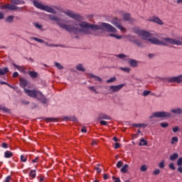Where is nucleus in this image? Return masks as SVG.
<instances>
[{
    "label": "nucleus",
    "instance_id": "nucleus-59",
    "mask_svg": "<svg viewBox=\"0 0 182 182\" xmlns=\"http://www.w3.org/2000/svg\"><path fill=\"white\" fill-rule=\"evenodd\" d=\"M4 18H5V14H4V13L2 12H0V21Z\"/></svg>",
    "mask_w": 182,
    "mask_h": 182
},
{
    "label": "nucleus",
    "instance_id": "nucleus-32",
    "mask_svg": "<svg viewBox=\"0 0 182 182\" xmlns=\"http://www.w3.org/2000/svg\"><path fill=\"white\" fill-rule=\"evenodd\" d=\"M6 22H9V23H11V22H14V16H9L6 18Z\"/></svg>",
    "mask_w": 182,
    "mask_h": 182
},
{
    "label": "nucleus",
    "instance_id": "nucleus-5",
    "mask_svg": "<svg viewBox=\"0 0 182 182\" xmlns=\"http://www.w3.org/2000/svg\"><path fill=\"white\" fill-rule=\"evenodd\" d=\"M153 117H171V113L168 112H156L151 114V115L149 117V119H153Z\"/></svg>",
    "mask_w": 182,
    "mask_h": 182
},
{
    "label": "nucleus",
    "instance_id": "nucleus-10",
    "mask_svg": "<svg viewBox=\"0 0 182 182\" xmlns=\"http://www.w3.org/2000/svg\"><path fill=\"white\" fill-rule=\"evenodd\" d=\"M165 81L168 83H181L182 82V75L177 77H171L165 78Z\"/></svg>",
    "mask_w": 182,
    "mask_h": 182
},
{
    "label": "nucleus",
    "instance_id": "nucleus-20",
    "mask_svg": "<svg viewBox=\"0 0 182 182\" xmlns=\"http://www.w3.org/2000/svg\"><path fill=\"white\" fill-rule=\"evenodd\" d=\"M11 1L14 5H23L25 4V1L21 0H11Z\"/></svg>",
    "mask_w": 182,
    "mask_h": 182
},
{
    "label": "nucleus",
    "instance_id": "nucleus-27",
    "mask_svg": "<svg viewBox=\"0 0 182 182\" xmlns=\"http://www.w3.org/2000/svg\"><path fill=\"white\" fill-rule=\"evenodd\" d=\"M131 42H132V43H134L137 46H143V43H141V42H140L139 40H131Z\"/></svg>",
    "mask_w": 182,
    "mask_h": 182
},
{
    "label": "nucleus",
    "instance_id": "nucleus-12",
    "mask_svg": "<svg viewBox=\"0 0 182 182\" xmlns=\"http://www.w3.org/2000/svg\"><path fill=\"white\" fill-rule=\"evenodd\" d=\"M149 22H154L155 23H157L158 25H164V23L157 16H154L152 18H149L147 19Z\"/></svg>",
    "mask_w": 182,
    "mask_h": 182
},
{
    "label": "nucleus",
    "instance_id": "nucleus-29",
    "mask_svg": "<svg viewBox=\"0 0 182 182\" xmlns=\"http://www.w3.org/2000/svg\"><path fill=\"white\" fill-rule=\"evenodd\" d=\"M176 143H178V137L173 136L171 139V144H176Z\"/></svg>",
    "mask_w": 182,
    "mask_h": 182
},
{
    "label": "nucleus",
    "instance_id": "nucleus-35",
    "mask_svg": "<svg viewBox=\"0 0 182 182\" xmlns=\"http://www.w3.org/2000/svg\"><path fill=\"white\" fill-rule=\"evenodd\" d=\"M117 78L116 77H112L107 80V83H113V82H116Z\"/></svg>",
    "mask_w": 182,
    "mask_h": 182
},
{
    "label": "nucleus",
    "instance_id": "nucleus-23",
    "mask_svg": "<svg viewBox=\"0 0 182 182\" xmlns=\"http://www.w3.org/2000/svg\"><path fill=\"white\" fill-rule=\"evenodd\" d=\"M28 75L31 76V77H32V79H36V77H38V73L35 71H29Z\"/></svg>",
    "mask_w": 182,
    "mask_h": 182
},
{
    "label": "nucleus",
    "instance_id": "nucleus-44",
    "mask_svg": "<svg viewBox=\"0 0 182 182\" xmlns=\"http://www.w3.org/2000/svg\"><path fill=\"white\" fill-rule=\"evenodd\" d=\"M68 119L70 122H77V118H76L75 116L69 117Z\"/></svg>",
    "mask_w": 182,
    "mask_h": 182
},
{
    "label": "nucleus",
    "instance_id": "nucleus-51",
    "mask_svg": "<svg viewBox=\"0 0 182 182\" xmlns=\"http://www.w3.org/2000/svg\"><path fill=\"white\" fill-rule=\"evenodd\" d=\"M169 168H171V170H176V166H174V163H171L168 165Z\"/></svg>",
    "mask_w": 182,
    "mask_h": 182
},
{
    "label": "nucleus",
    "instance_id": "nucleus-43",
    "mask_svg": "<svg viewBox=\"0 0 182 182\" xmlns=\"http://www.w3.org/2000/svg\"><path fill=\"white\" fill-rule=\"evenodd\" d=\"M109 36H111V38H116V39H122V36H117L116 34H109Z\"/></svg>",
    "mask_w": 182,
    "mask_h": 182
},
{
    "label": "nucleus",
    "instance_id": "nucleus-16",
    "mask_svg": "<svg viewBox=\"0 0 182 182\" xmlns=\"http://www.w3.org/2000/svg\"><path fill=\"white\" fill-rule=\"evenodd\" d=\"M45 45H46V46H49L50 48H51L52 46H53L54 48H65V46L62 44H50L48 42H45Z\"/></svg>",
    "mask_w": 182,
    "mask_h": 182
},
{
    "label": "nucleus",
    "instance_id": "nucleus-9",
    "mask_svg": "<svg viewBox=\"0 0 182 182\" xmlns=\"http://www.w3.org/2000/svg\"><path fill=\"white\" fill-rule=\"evenodd\" d=\"M124 86H126V84H121V85H110L109 87L108 90H109L110 95H113V93H117V92L122 90V89H123V87H124Z\"/></svg>",
    "mask_w": 182,
    "mask_h": 182
},
{
    "label": "nucleus",
    "instance_id": "nucleus-45",
    "mask_svg": "<svg viewBox=\"0 0 182 182\" xmlns=\"http://www.w3.org/2000/svg\"><path fill=\"white\" fill-rule=\"evenodd\" d=\"M1 85H6L10 89H14V86L11 85L10 84H8L6 82L1 81Z\"/></svg>",
    "mask_w": 182,
    "mask_h": 182
},
{
    "label": "nucleus",
    "instance_id": "nucleus-24",
    "mask_svg": "<svg viewBox=\"0 0 182 182\" xmlns=\"http://www.w3.org/2000/svg\"><path fill=\"white\" fill-rule=\"evenodd\" d=\"M13 66H14V68H16V69H18V70H19V72H25V68H23V67H22L21 65H18L14 63Z\"/></svg>",
    "mask_w": 182,
    "mask_h": 182
},
{
    "label": "nucleus",
    "instance_id": "nucleus-14",
    "mask_svg": "<svg viewBox=\"0 0 182 182\" xmlns=\"http://www.w3.org/2000/svg\"><path fill=\"white\" fill-rule=\"evenodd\" d=\"M98 120H112V117L106 114L101 113L98 115Z\"/></svg>",
    "mask_w": 182,
    "mask_h": 182
},
{
    "label": "nucleus",
    "instance_id": "nucleus-55",
    "mask_svg": "<svg viewBox=\"0 0 182 182\" xmlns=\"http://www.w3.org/2000/svg\"><path fill=\"white\" fill-rule=\"evenodd\" d=\"M100 124H101V126H107V122H106V121H100Z\"/></svg>",
    "mask_w": 182,
    "mask_h": 182
},
{
    "label": "nucleus",
    "instance_id": "nucleus-47",
    "mask_svg": "<svg viewBox=\"0 0 182 182\" xmlns=\"http://www.w3.org/2000/svg\"><path fill=\"white\" fill-rule=\"evenodd\" d=\"M177 166H178V167L182 166V157H180L178 161H177Z\"/></svg>",
    "mask_w": 182,
    "mask_h": 182
},
{
    "label": "nucleus",
    "instance_id": "nucleus-63",
    "mask_svg": "<svg viewBox=\"0 0 182 182\" xmlns=\"http://www.w3.org/2000/svg\"><path fill=\"white\" fill-rule=\"evenodd\" d=\"M22 103H23V105H29V101L22 100Z\"/></svg>",
    "mask_w": 182,
    "mask_h": 182
},
{
    "label": "nucleus",
    "instance_id": "nucleus-3",
    "mask_svg": "<svg viewBox=\"0 0 182 182\" xmlns=\"http://www.w3.org/2000/svg\"><path fill=\"white\" fill-rule=\"evenodd\" d=\"M148 42H150V43L153 45H160L161 46H168V43H170V45L182 46V41L170 38H164L163 41L159 40V38H151L148 40Z\"/></svg>",
    "mask_w": 182,
    "mask_h": 182
},
{
    "label": "nucleus",
    "instance_id": "nucleus-28",
    "mask_svg": "<svg viewBox=\"0 0 182 182\" xmlns=\"http://www.w3.org/2000/svg\"><path fill=\"white\" fill-rule=\"evenodd\" d=\"M9 70H8V68H4L2 69H0V75H4L6 73H8Z\"/></svg>",
    "mask_w": 182,
    "mask_h": 182
},
{
    "label": "nucleus",
    "instance_id": "nucleus-48",
    "mask_svg": "<svg viewBox=\"0 0 182 182\" xmlns=\"http://www.w3.org/2000/svg\"><path fill=\"white\" fill-rule=\"evenodd\" d=\"M160 124H161V127H163V128L168 127V123L167 122H162Z\"/></svg>",
    "mask_w": 182,
    "mask_h": 182
},
{
    "label": "nucleus",
    "instance_id": "nucleus-11",
    "mask_svg": "<svg viewBox=\"0 0 182 182\" xmlns=\"http://www.w3.org/2000/svg\"><path fill=\"white\" fill-rule=\"evenodd\" d=\"M112 23L114 24L117 29H119V31H122V32H124L126 31V28H124L122 25H120V21H119V18H114L112 21Z\"/></svg>",
    "mask_w": 182,
    "mask_h": 182
},
{
    "label": "nucleus",
    "instance_id": "nucleus-30",
    "mask_svg": "<svg viewBox=\"0 0 182 182\" xmlns=\"http://www.w3.org/2000/svg\"><path fill=\"white\" fill-rule=\"evenodd\" d=\"M88 89L89 90H91V92H95L96 95L99 93V92H97V89L95 86H90L88 87Z\"/></svg>",
    "mask_w": 182,
    "mask_h": 182
},
{
    "label": "nucleus",
    "instance_id": "nucleus-41",
    "mask_svg": "<svg viewBox=\"0 0 182 182\" xmlns=\"http://www.w3.org/2000/svg\"><path fill=\"white\" fill-rule=\"evenodd\" d=\"M33 25L36 29H42L43 26L41 24H39V23H33Z\"/></svg>",
    "mask_w": 182,
    "mask_h": 182
},
{
    "label": "nucleus",
    "instance_id": "nucleus-37",
    "mask_svg": "<svg viewBox=\"0 0 182 182\" xmlns=\"http://www.w3.org/2000/svg\"><path fill=\"white\" fill-rule=\"evenodd\" d=\"M45 120H46V122H56L58 119L55 117H47V118H45Z\"/></svg>",
    "mask_w": 182,
    "mask_h": 182
},
{
    "label": "nucleus",
    "instance_id": "nucleus-26",
    "mask_svg": "<svg viewBox=\"0 0 182 182\" xmlns=\"http://www.w3.org/2000/svg\"><path fill=\"white\" fill-rule=\"evenodd\" d=\"M31 39L36 41V42H38L39 43H45V41L43 39L38 38V37H31Z\"/></svg>",
    "mask_w": 182,
    "mask_h": 182
},
{
    "label": "nucleus",
    "instance_id": "nucleus-25",
    "mask_svg": "<svg viewBox=\"0 0 182 182\" xmlns=\"http://www.w3.org/2000/svg\"><path fill=\"white\" fill-rule=\"evenodd\" d=\"M133 127H139V129L141 127H147L146 124H132Z\"/></svg>",
    "mask_w": 182,
    "mask_h": 182
},
{
    "label": "nucleus",
    "instance_id": "nucleus-34",
    "mask_svg": "<svg viewBox=\"0 0 182 182\" xmlns=\"http://www.w3.org/2000/svg\"><path fill=\"white\" fill-rule=\"evenodd\" d=\"M29 176H30V177L35 178V177H36V170H31Z\"/></svg>",
    "mask_w": 182,
    "mask_h": 182
},
{
    "label": "nucleus",
    "instance_id": "nucleus-58",
    "mask_svg": "<svg viewBox=\"0 0 182 182\" xmlns=\"http://www.w3.org/2000/svg\"><path fill=\"white\" fill-rule=\"evenodd\" d=\"M1 147H3V149H8V144L2 143L1 144Z\"/></svg>",
    "mask_w": 182,
    "mask_h": 182
},
{
    "label": "nucleus",
    "instance_id": "nucleus-8",
    "mask_svg": "<svg viewBox=\"0 0 182 182\" xmlns=\"http://www.w3.org/2000/svg\"><path fill=\"white\" fill-rule=\"evenodd\" d=\"M2 9H9V11H16L18 10V12H22L23 11V8L18 7L14 4H4L1 6Z\"/></svg>",
    "mask_w": 182,
    "mask_h": 182
},
{
    "label": "nucleus",
    "instance_id": "nucleus-2",
    "mask_svg": "<svg viewBox=\"0 0 182 182\" xmlns=\"http://www.w3.org/2000/svg\"><path fill=\"white\" fill-rule=\"evenodd\" d=\"M20 86L24 89V92L28 96L30 97H34L35 99H37L38 100H41V103L43 105H46L48 103V99L42 92H41L38 90H28L26 89V86H28V80L21 78L20 79Z\"/></svg>",
    "mask_w": 182,
    "mask_h": 182
},
{
    "label": "nucleus",
    "instance_id": "nucleus-62",
    "mask_svg": "<svg viewBox=\"0 0 182 182\" xmlns=\"http://www.w3.org/2000/svg\"><path fill=\"white\" fill-rule=\"evenodd\" d=\"M103 178H104V180H107V178H109L107 173H104Z\"/></svg>",
    "mask_w": 182,
    "mask_h": 182
},
{
    "label": "nucleus",
    "instance_id": "nucleus-18",
    "mask_svg": "<svg viewBox=\"0 0 182 182\" xmlns=\"http://www.w3.org/2000/svg\"><path fill=\"white\" fill-rule=\"evenodd\" d=\"M129 171V164H124L123 167L121 168V173L126 174Z\"/></svg>",
    "mask_w": 182,
    "mask_h": 182
},
{
    "label": "nucleus",
    "instance_id": "nucleus-15",
    "mask_svg": "<svg viewBox=\"0 0 182 182\" xmlns=\"http://www.w3.org/2000/svg\"><path fill=\"white\" fill-rule=\"evenodd\" d=\"M171 112L173 113V114H178V115H180L182 114V109L180 108V107H178V108H175V109H172L171 110Z\"/></svg>",
    "mask_w": 182,
    "mask_h": 182
},
{
    "label": "nucleus",
    "instance_id": "nucleus-56",
    "mask_svg": "<svg viewBox=\"0 0 182 182\" xmlns=\"http://www.w3.org/2000/svg\"><path fill=\"white\" fill-rule=\"evenodd\" d=\"M1 110H3V112H6V113H9V112H11V110L6 107H2Z\"/></svg>",
    "mask_w": 182,
    "mask_h": 182
},
{
    "label": "nucleus",
    "instance_id": "nucleus-21",
    "mask_svg": "<svg viewBox=\"0 0 182 182\" xmlns=\"http://www.w3.org/2000/svg\"><path fill=\"white\" fill-rule=\"evenodd\" d=\"M13 156H14V154L10 151H6L4 152V157L6 159H11V157H12Z\"/></svg>",
    "mask_w": 182,
    "mask_h": 182
},
{
    "label": "nucleus",
    "instance_id": "nucleus-31",
    "mask_svg": "<svg viewBox=\"0 0 182 182\" xmlns=\"http://www.w3.org/2000/svg\"><path fill=\"white\" fill-rule=\"evenodd\" d=\"M54 64L56 68L59 69V70H62V69H63V65H62L60 63L55 62Z\"/></svg>",
    "mask_w": 182,
    "mask_h": 182
},
{
    "label": "nucleus",
    "instance_id": "nucleus-61",
    "mask_svg": "<svg viewBox=\"0 0 182 182\" xmlns=\"http://www.w3.org/2000/svg\"><path fill=\"white\" fill-rule=\"evenodd\" d=\"M39 161V157H36L35 159L32 160V163H38Z\"/></svg>",
    "mask_w": 182,
    "mask_h": 182
},
{
    "label": "nucleus",
    "instance_id": "nucleus-13",
    "mask_svg": "<svg viewBox=\"0 0 182 182\" xmlns=\"http://www.w3.org/2000/svg\"><path fill=\"white\" fill-rule=\"evenodd\" d=\"M128 60H129L128 63L132 68H137V66H139L138 60H136L132 58H129Z\"/></svg>",
    "mask_w": 182,
    "mask_h": 182
},
{
    "label": "nucleus",
    "instance_id": "nucleus-52",
    "mask_svg": "<svg viewBox=\"0 0 182 182\" xmlns=\"http://www.w3.org/2000/svg\"><path fill=\"white\" fill-rule=\"evenodd\" d=\"M173 133H177V132H180V128L178 127H175L173 128Z\"/></svg>",
    "mask_w": 182,
    "mask_h": 182
},
{
    "label": "nucleus",
    "instance_id": "nucleus-40",
    "mask_svg": "<svg viewBox=\"0 0 182 182\" xmlns=\"http://www.w3.org/2000/svg\"><path fill=\"white\" fill-rule=\"evenodd\" d=\"M116 58H119V59H124V58H127V55L125 54H117L115 55Z\"/></svg>",
    "mask_w": 182,
    "mask_h": 182
},
{
    "label": "nucleus",
    "instance_id": "nucleus-33",
    "mask_svg": "<svg viewBox=\"0 0 182 182\" xmlns=\"http://www.w3.org/2000/svg\"><path fill=\"white\" fill-rule=\"evenodd\" d=\"M139 146H147V141L144 140V139H141L140 140V142L139 143Z\"/></svg>",
    "mask_w": 182,
    "mask_h": 182
},
{
    "label": "nucleus",
    "instance_id": "nucleus-42",
    "mask_svg": "<svg viewBox=\"0 0 182 182\" xmlns=\"http://www.w3.org/2000/svg\"><path fill=\"white\" fill-rule=\"evenodd\" d=\"M97 166H95V170H96V171H97V174H100L101 173H102V169H100V168H99V166H100V164H97Z\"/></svg>",
    "mask_w": 182,
    "mask_h": 182
},
{
    "label": "nucleus",
    "instance_id": "nucleus-17",
    "mask_svg": "<svg viewBox=\"0 0 182 182\" xmlns=\"http://www.w3.org/2000/svg\"><path fill=\"white\" fill-rule=\"evenodd\" d=\"M95 79V80H96V82H103V80H102V78L99 76L95 75L93 74H90V79Z\"/></svg>",
    "mask_w": 182,
    "mask_h": 182
},
{
    "label": "nucleus",
    "instance_id": "nucleus-4",
    "mask_svg": "<svg viewBox=\"0 0 182 182\" xmlns=\"http://www.w3.org/2000/svg\"><path fill=\"white\" fill-rule=\"evenodd\" d=\"M31 1L34 6L38 9H41V11H45L46 12H48L49 14H56V11L54 10L53 8L48 6H45L36 0H31Z\"/></svg>",
    "mask_w": 182,
    "mask_h": 182
},
{
    "label": "nucleus",
    "instance_id": "nucleus-19",
    "mask_svg": "<svg viewBox=\"0 0 182 182\" xmlns=\"http://www.w3.org/2000/svg\"><path fill=\"white\" fill-rule=\"evenodd\" d=\"M76 69L80 72H85L86 70V68H85V67H83V65L80 63L76 65Z\"/></svg>",
    "mask_w": 182,
    "mask_h": 182
},
{
    "label": "nucleus",
    "instance_id": "nucleus-50",
    "mask_svg": "<svg viewBox=\"0 0 182 182\" xmlns=\"http://www.w3.org/2000/svg\"><path fill=\"white\" fill-rule=\"evenodd\" d=\"M141 171H143V172L147 171V166H146V165H142L141 166Z\"/></svg>",
    "mask_w": 182,
    "mask_h": 182
},
{
    "label": "nucleus",
    "instance_id": "nucleus-49",
    "mask_svg": "<svg viewBox=\"0 0 182 182\" xmlns=\"http://www.w3.org/2000/svg\"><path fill=\"white\" fill-rule=\"evenodd\" d=\"M153 174L154 176H159V174H160V169H155L153 172Z\"/></svg>",
    "mask_w": 182,
    "mask_h": 182
},
{
    "label": "nucleus",
    "instance_id": "nucleus-7",
    "mask_svg": "<svg viewBox=\"0 0 182 182\" xmlns=\"http://www.w3.org/2000/svg\"><path fill=\"white\" fill-rule=\"evenodd\" d=\"M64 14L67 15V16H70V18H72L73 19H75V21H78V22H82V21H83V16L79 14H76L70 10L66 11L65 12H64Z\"/></svg>",
    "mask_w": 182,
    "mask_h": 182
},
{
    "label": "nucleus",
    "instance_id": "nucleus-1",
    "mask_svg": "<svg viewBox=\"0 0 182 182\" xmlns=\"http://www.w3.org/2000/svg\"><path fill=\"white\" fill-rule=\"evenodd\" d=\"M48 16L50 21L57 22V25H58L60 28L65 29V31L70 33H72V32L74 33H76V32H80L81 33H84L85 35H94L95 36H100V33L97 32L96 31H107V32H111L112 33H117L116 28L107 23L102 22L98 24H92L86 21H82L79 23V26L81 28H79L59 22L60 21V18L56 16L50 14Z\"/></svg>",
    "mask_w": 182,
    "mask_h": 182
},
{
    "label": "nucleus",
    "instance_id": "nucleus-64",
    "mask_svg": "<svg viewBox=\"0 0 182 182\" xmlns=\"http://www.w3.org/2000/svg\"><path fill=\"white\" fill-rule=\"evenodd\" d=\"M178 171L179 173H182V167H181V166H178Z\"/></svg>",
    "mask_w": 182,
    "mask_h": 182
},
{
    "label": "nucleus",
    "instance_id": "nucleus-57",
    "mask_svg": "<svg viewBox=\"0 0 182 182\" xmlns=\"http://www.w3.org/2000/svg\"><path fill=\"white\" fill-rule=\"evenodd\" d=\"M114 148L115 149H120V144H119V143H115Z\"/></svg>",
    "mask_w": 182,
    "mask_h": 182
},
{
    "label": "nucleus",
    "instance_id": "nucleus-36",
    "mask_svg": "<svg viewBox=\"0 0 182 182\" xmlns=\"http://www.w3.org/2000/svg\"><path fill=\"white\" fill-rule=\"evenodd\" d=\"M124 21H130V14H125L123 15Z\"/></svg>",
    "mask_w": 182,
    "mask_h": 182
},
{
    "label": "nucleus",
    "instance_id": "nucleus-46",
    "mask_svg": "<svg viewBox=\"0 0 182 182\" xmlns=\"http://www.w3.org/2000/svg\"><path fill=\"white\" fill-rule=\"evenodd\" d=\"M159 168H164V167H166V165L164 164V161H162L159 163Z\"/></svg>",
    "mask_w": 182,
    "mask_h": 182
},
{
    "label": "nucleus",
    "instance_id": "nucleus-60",
    "mask_svg": "<svg viewBox=\"0 0 182 182\" xmlns=\"http://www.w3.org/2000/svg\"><path fill=\"white\" fill-rule=\"evenodd\" d=\"M19 76V73H18V72H14V73H13V77H18Z\"/></svg>",
    "mask_w": 182,
    "mask_h": 182
},
{
    "label": "nucleus",
    "instance_id": "nucleus-53",
    "mask_svg": "<svg viewBox=\"0 0 182 182\" xmlns=\"http://www.w3.org/2000/svg\"><path fill=\"white\" fill-rule=\"evenodd\" d=\"M122 166H123V162L122 161H118L117 164V168H120V167H122Z\"/></svg>",
    "mask_w": 182,
    "mask_h": 182
},
{
    "label": "nucleus",
    "instance_id": "nucleus-54",
    "mask_svg": "<svg viewBox=\"0 0 182 182\" xmlns=\"http://www.w3.org/2000/svg\"><path fill=\"white\" fill-rule=\"evenodd\" d=\"M151 93L149 90H144L143 92V96H149V95Z\"/></svg>",
    "mask_w": 182,
    "mask_h": 182
},
{
    "label": "nucleus",
    "instance_id": "nucleus-6",
    "mask_svg": "<svg viewBox=\"0 0 182 182\" xmlns=\"http://www.w3.org/2000/svg\"><path fill=\"white\" fill-rule=\"evenodd\" d=\"M137 35H139V36H141L142 39H144V41H149V38H151V36H157L156 33H150L148 31H138Z\"/></svg>",
    "mask_w": 182,
    "mask_h": 182
},
{
    "label": "nucleus",
    "instance_id": "nucleus-22",
    "mask_svg": "<svg viewBox=\"0 0 182 182\" xmlns=\"http://www.w3.org/2000/svg\"><path fill=\"white\" fill-rule=\"evenodd\" d=\"M169 159L171 161H175V160H177V159H178V154H173L172 155L170 156Z\"/></svg>",
    "mask_w": 182,
    "mask_h": 182
},
{
    "label": "nucleus",
    "instance_id": "nucleus-38",
    "mask_svg": "<svg viewBox=\"0 0 182 182\" xmlns=\"http://www.w3.org/2000/svg\"><path fill=\"white\" fill-rule=\"evenodd\" d=\"M121 70H123V72H127V73H130V68H128V67H126V68H123V67H121L120 68Z\"/></svg>",
    "mask_w": 182,
    "mask_h": 182
},
{
    "label": "nucleus",
    "instance_id": "nucleus-39",
    "mask_svg": "<svg viewBox=\"0 0 182 182\" xmlns=\"http://www.w3.org/2000/svg\"><path fill=\"white\" fill-rule=\"evenodd\" d=\"M20 159L21 161H23V163H26V161H28L27 156H25V155H21Z\"/></svg>",
    "mask_w": 182,
    "mask_h": 182
}]
</instances>
